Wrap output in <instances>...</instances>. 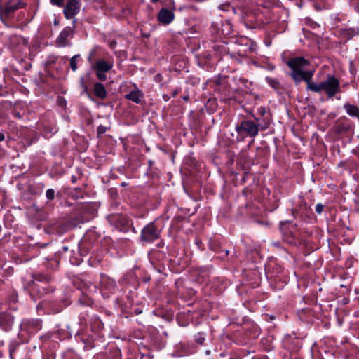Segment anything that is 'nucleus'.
Here are the masks:
<instances>
[{
	"label": "nucleus",
	"mask_w": 359,
	"mask_h": 359,
	"mask_svg": "<svg viewBox=\"0 0 359 359\" xmlns=\"http://www.w3.org/2000/svg\"><path fill=\"white\" fill-rule=\"evenodd\" d=\"M309 62L303 57H294L287 62L288 66L292 69V72L291 76L299 83L301 81L304 80L309 86V83H311V79L313 75V70L309 69L308 66Z\"/></svg>",
	"instance_id": "obj_1"
},
{
	"label": "nucleus",
	"mask_w": 359,
	"mask_h": 359,
	"mask_svg": "<svg viewBox=\"0 0 359 359\" xmlns=\"http://www.w3.org/2000/svg\"><path fill=\"white\" fill-rule=\"evenodd\" d=\"M307 89L315 93L325 91L330 98L341 92L339 81L334 76H328L326 80L319 83H309Z\"/></svg>",
	"instance_id": "obj_2"
},
{
	"label": "nucleus",
	"mask_w": 359,
	"mask_h": 359,
	"mask_svg": "<svg viewBox=\"0 0 359 359\" xmlns=\"http://www.w3.org/2000/svg\"><path fill=\"white\" fill-rule=\"evenodd\" d=\"M236 130L240 135L255 137L259 132L258 126L252 121H243L236 127Z\"/></svg>",
	"instance_id": "obj_3"
},
{
	"label": "nucleus",
	"mask_w": 359,
	"mask_h": 359,
	"mask_svg": "<svg viewBox=\"0 0 359 359\" xmlns=\"http://www.w3.org/2000/svg\"><path fill=\"white\" fill-rule=\"evenodd\" d=\"M25 4L18 0H10L0 9V18L3 22L9 18L18 9L23 8Z\"/></svg>",
	"instance_id": "obj_4"
},
{
	"label": "nucleus",
	"mask_w": 359,
	"mask_h": 359,
	"mask_svg": "<svg viewBox=\"0 0 359 359\" xmlns=\"http://www.w3.org/2000/svg\"><path fill=\"white\" fill-rule=\"evenodd\" d=\"M160 231L154 223H149L142 231L141 238L143 241L151 243L158 238Z\"/></svg>",
	"instance_id": "obj_5"
},
{
	"label": "nucleus",
	"mask_w": 359,
	"mask_h": 359,
	"mask_svg": "<svg viewBox=\"0 0 359 359\" xmlns=\"http://www.w3.org/2000/svg\"><path fill=\"white\" fill-rule=\"evenodd\" d=\"M81 7L80 0H68L65 8L64 14L67 19H72L79 12Z\"/></svg>",
	"instance_id": "obj_6"
},
{
	"label": "nucleus",
	"mask_w": 359,
	"mask_h": 359,
	"mask_svg": "<svg viewBox=\"0 0 359 359\" xmlns=\"http://www.w3.org/2000/svg\"><path fill=\"white\" fill-rule=\"evenodd\" d=\"M73 35V28L66 27L60 34L55 41V43L59 47H64L69 44L68 38Z\"/></svg>",
	"instance_id": "obj_7"
},
{
	"label": "nucleus",
	"mask_w": 359,
	"mask_h": 359,
	"mask_svg": "<svg viewBox=\"0 0 359 359\" xmlns=\"http://www.w3.org/2000/svg\"><path fill=\"white\" fill-rule=\"evenodd\" d=\"M174 19V14L172 11L166 8H163L158 13V20L163 24H169Z\"/></svg>",
	"instance_id": "obj_8"
},
{
	"label": "nucleus",
	"mask_w": 359,
	"mask_h": 359,
	"mask_svg": "<svg viewBox=\"0 0 359 359\" xmlns=\"http://www.w3.org/2000/svg\"><path fill=\"white\" fill-rule=\"evenodd\" d=\"M113 67V62L102 59L97 60L95 63L94 68L95 71L108 72Z\"/></svg>",
	"instance_id": "obj_9"
},
{
	"label": "nucleus",
	"mask_w": 359,
	"mask_h": 359,
	"mask_svg": "<svg viewBox=\"0 0 359 359\" xmlns=\"http://www.w3.org/2000/svg\"><path fill=\"white\" fill-rule=\"evenodd\" d=\"M143 93L140 90H136L131 91L128 94L125 95V98L126 100H130L136 104H138L141 102L143 98Z\"/></svg>",
	"instance_id": "obj_10"
},
{
	"label": "nucleus",
	"mask_w": 359,
	"mask_h": 359,
	"mask_svg": "<svg viewBox=\"0 0 359 359\" xmlns=\"http://www.w3.org/2000/svg\"><path fill=\"white\" fill-rule=\"evenodd\" d=\"M94 93L97 97L102 100L107 97L106 89L101 83H95L94 84Z\"/></svg>",
	"instance_id": "obj_11"
},
{
	"label": "nucleus",
	"mask_w": 359,
	"mask_h": 359,
	"mask_svg": "<svg viewBox=\"0 0 359 359\" xmlns=\"http://www.w3.org/2000/svg\"><path fill=\"white\" fill-rule=\"evenodd\" d=\"M344 107L349 116L357 117L359 120V109L357 106L347 103Z\"/></svg>",
	"instance_id": "obj_12"
},
{
	"label": "nucleus",
	"mask_w": 359,
	"mask_h": 359,
	"mask_svg": "<svg viewBox=\"0 0 359 359\" xmlns=\"http://www.w3.org/2000/svg\"><path fill=\"white\" fill-rule=\"evenodd\" d=\"M100 283L102 287L106 289H113L116 286L115 281L107 276H102Z\"/></svg>",
	"instance_id": "obj_13"
},
{
	"label": "nucleus",
	"mask_w": 359,
	"mask_h": 359,
	"mask_svg": "<svg viewBox=\"0 0 359 359\" xmlns=\"http://www.w3.org/2000/svg\"><path fill=\"white\" fill-rule=\"evenodd\" d=\"M358 32L359 30L358 28H350L342 30L341 34L346 36L348 39H351L358 34Z\"/></svg>",
	"instance_id": "obj_14"
},
{
	"label": "nucleus",
	"mask_w": 359,
	"mask_h": 359,
	"mask_svg": "<svg viewBox=\"0 0 359 359\" xmlns=\"http://www.w3.org/2000/svg\"><path fill=\"white\" fill-rule=\"evenodd\" d=\"M266 80L269 85L271 86L273 88L276 90L280 88V83L277 79L271 77H266Z\"/></svg>",
	"instance_id": "obj_15"
},
{
	"label": "nucleus",
	"mask_w": 359,
	"mask_h": 359,
	"mask_svg": "<svg viewBox=\"0 0 359 359\" xmlns=\"http://www.w3.org/2000/svg\"><path fill=\"white\" fill-rule=\"evenodd\" d=\"M79 55H76L73 56L70 60V67L73 71H76L77 69V65H76V58L79 57Z\"/></svg>",
	"instance_id": "obj_16"
},
{
	"label": "nucleus",
	"mask_w": 359,
	"mask_h": 359,
	"mask_svg": "<svg viewBox=\"0 0 359 359\" xmlns=\"http://www.w3.org/2000/svg\"><path fill=\"white\" fill-rule=\"evenodd\" d=\"M6 318H7V316H5V315H2V316H0V325H1V326H2L3 329H4V330H8L11 326V324H12V321L11 320H8V325H7L4 326L2 325L3 320L6 319Z\"/></svg>",
	"instance_id": "obj_17"
},
{
	"label": "nucleus",
	"mask_w": 359,
	"mask_h": 359,
	"mask_svg": "<svg viewBox=\"0 0 359 359\" xmlns=\"http://www.w3.org/2000/svg\"><path fill=\"white\" fill-rule=\"evenodd\" d=\"M96 76L100 81H104L107 80V76L105 72L95 71Z\"/></svg>",
	"instance_id": "obj_18"
},
{
	"label": "nucleus",
	"mask_w": 359,
	"mask_h": 359,
	"mask_svg": "<svg viewBox=\"0 0 359 359\" xmlns=\"http://www.w3.org/2000/svg\"><path fill=\"white\" fill-rule=\"evenodd\" d=\"M46 196L48 199L53 200L55 197V191L52 189H49L46 192Z\"/></svg>",
	"instance_id": "obj_19"
},
{
	"label": "nucleus",
	"mask_w": 359,
	"mask_h": 359,
	"mask_svg": "<svg viewBox=\"0 0 359 359\" xmlns=\"http://www.w3.org/2000/svg\"><path fill=\"white\" fill-rule=\"evenodd\" d=\"M107 130V128L104 126H99L97 128V134L98 135H102L103 133H104Z\"/></svg>",
	"instance_id": "obj_20"
},
{
	"label": "nucleus",
	"mask_w": 359,
	"mask_h": 359,
	"mask_svg": "<svg viewBox=\"0 0 359 359\" xmlns=\"http://www.w3.org/2000/svg\"><path fill=\"white\" fill-rule=\"evenodd\" d=\"M323 208H324V206H323L322 204L318 203V204H317V205H316V211L318 214H320V213L323 212Z\"/></svg>",
	"instance_id": "obj_21"
},
{
	"label": "nucleus",
	"mask_w": 359,
	"mask_h": 359,
	"mask_svg": "<svg viewBox=\"0 0 359 359\" xmlns=\"http://www.w3.org/2000/svg\"><path fill=\"white\" fill-rule=\"evenodd\" d=\"M50 1L53 4L62 6L63 5L64 0H50Z\"/></svg>",
	"instance_id": "obj_22"
},
{
	"label": "nucleus",
	"mask_w": 359,
	"mask_h": 359,
	"mask_svg": "<svg viewBox=\"0 0 359 359\" xmlns=\"http://www.w3.org/2000/svg\"><path fill=\"white\" fill-rule=\"evenodd\" d=\"M19 41L22 43L23 46H27V44H28V41L27 39H25V38H20L19 39Z\"/></svg>",
	"instance_id": "obj_23"
},
{
	"label": "nucleus",
	"mask_w": 359,
	"mask_h": 359,
	"mask_svg": "<svg viewBox=\"0 0 359 359\" xmlns=\"http://www.w3.org/2000/svg\"><path fill=\"white\" fill-rule=\"evenodd\" d=\"M80 81H81V85L82 88H83V90H84L85 91H87V86H86V84L85 83V82H84V81H83V78H81Z\"/></svg>",
	"instance_id": "obj_24"
},
{
	"label": "nucleus",
	"mask_w": 359,
	"mask_h": 359,
	"mask_svg": "<svg viewBox=\"0 0 359 359\" xmlns=\"http://www.w3.org/2000/svg\"><path fill=\"white\" fill-rule=\"evenodd\" d=\"M4 140V135L0 133V142Z\"/></svg>",
	"instance_id": "obj_25"
},
{
	"label": "nucleus",
	"mask_w": 359,
	"mask_h": 359,
	"mask_svg": "<svg viewBox=\"0 0 359 359\" xmlns=\"http://www.w3.org/2000/svg\"><path fill=\"white\" fill-rule=\"evenodd\" d=\"M151 1L152 2H154V3H156V2L158 1L159 0H151Z\"/></svg>",
	"instance_id": "obj_26"
},
{
	"label": "nucleus",
	"mask_w": 359,
	"mask_h": 359,
	"mask_svg": "<svg viewBox=\"0 0 359 359\" xmlns=\"http://www.w3.org/2000/svg\"><path fill=\"white\" fill-rule=\"evenodd\" d=\"M184 99L185 100H188V97H184Z\"/></svg>",
	"instance_id": "obj_27"
},
{
	"label": "nucleus",
	"mask_w": 359,
	"mask_h": 359,
	"mask_svg": "<svg viewBox=\"0 0 359 359\" xmlns=\"http://www.w3.org/2000/svg\"><path fill=\"white\" fill-rule=\"evenodd\" d=\"M1 95V93H0V96Z\"/></svg>",
	"instance_id": "obj_28"
}]
</instances>
